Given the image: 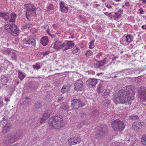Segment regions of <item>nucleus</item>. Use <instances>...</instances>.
Segmentation results:
<instances>
[{
  "mask_svg": "<svg viewBox=\"0 0 146 146\" xmlns=\"http://www.w3.org/2000/svg\"><path fill=\"white\" fill-rule=\"evenodd\" d=\"M98 114L99 112L97 110H96L92 111L91 113V117L92 119L94 120L96 117H96Z\"/></svg>",
  "mask_w": 146,
  "mask_h": 146,
  "instance_id": "7c9ffc66",
  "label": "nucleus"
},
{
  "mask_svg": "<svg viewBox=\"0 0 146 146\" xmlns=\"http://www.w3.org/2000/svg\"><path fill=\"white\" fill-rule=\"evenodd\" d=\"M103 92H104L102 94V96L104 98H107L109 96L110 91V89H107L103 90Z\"/></svg>",
  "mask_w": 146,
  "mask_h": 146,
  "instance_id": "bb28decb",
  "label": "nucleus"
},
{
  "mask_svg": "<svg viewBox=\"0 0 146 146\" xmlns=\"http://www.w3.org/2000/svg\"><path fill=\"white\" fill-rule=\"evenodd\" d=\"M135 91V88L133 86L124 87V90H119L117 95L114 96L113 100L114 102L116 104H125L126 105H131V101L134 98Z\"/></svg>",
  "mask_w": 146,
  "mask_h": 146,
  "instance_id": "f257e3e1",
  "label": "nucleus"
},
{
  "mask_svg": "<svg viewBox=\"0 0 146 146\" xmlns=\"http://www.w3.org/2000/svg\"><path fill=\"white\" fill-rule=\"evenodd\" d=\"M50 50H48L42 53V55L43 56H45L47 55L50 53Z\"/></svg>",
  "mask_w": 146,
  "mask_h": 146,
  "instance_id": "de8ad7c7",
  "label": "nucleus"
},
{
  "mask_svg": "<svg viewBox=\"0 0 146 146\" xmlns=\"http://www.w3.org/2000/svg\"><path fill=\"white\" fill-rule=\"evenodd\" d=\"M40 43L43 45L45 46L47 44L48 42V39L47 36L42 37L40 40Z\"/></svg>",
  "mask_w": 146,
  "mask_h": 146,
  "instance_id": "412c9836",
  "label": "nucleus"
},
{
  "mask_svg": "<svg viewBox=\"0 0 146 146\" xmlns=\"http://www.w3.org/2000/svg\"><path fill=\"white\" fill-rule=\"evenodd\" d=\"M35 106L36 108H39L40 107V104L39 103H37L35 104Z\"/></svg>",
  "mask_w": 146,
  "mask_h": 146,
  "instance_id": "6e6d98bb",
  "label": "nucleus"
},
{
  "mask_svg": "<svg viewBox=\"0 0 146 146\" xmlns=\"http://www.w3.org/2000/svg\"><path fill=\"white\" fill-rule=\"evenodd\" d=\"M95 61L97 62L96 63H94V66L95 68H98L101 67L100 63L99 61H97L96 58L95 59Z\"/></svg>",
  "mask_w": 146,
  "mask_h": 146,
  "instance_id": "a19ab883",
  "label": "nucleus"
},
{
  "mask_svg": "<svg viewBox=\"0 0 146 146\" xmlns=\"http://www.w3.org/2000/svg\"><path fill=\"white\" fill-rule=\"evenodd\" d=\"M108 127L105 125H102L96 131L95 138L99 139L104 137L107 133Z\"/></svg>",
  "mask_w": 146,
  "mask_h": 146,
  "instance_id": "7ed1b4c3",
  "label": "nucleus"
},
{
  "mask_svg": "<svg viewBox=\"0 0 146 146\" xmlns=\"http://www.w3.org/2000/svg\"><path fill=\"white\" fill-rule=\"evenodd\" d=\"M10 31H9V33L14 36H17L19 34V30L17 26L15 25Z\"/></svg>",
  "mask_w": 146,
  "mask_h": 146,
  "instance_id": "dca6fc26",
  "label": "nucleus"
},
{
  "mask_svg": "<svg viewBox=\"0 0 146 146\" xmlns=\"http://www.w3.org/2000/svg\"><path fill=\"white\" fill-rule=\"evenodd\" d=\"M125 6L127 7H129L130 5V4L129 3L128 1H127L125 2Z\"/></svg>",
  "mask_w": 146,
  "mask_h": 146,
  "instance_id": "052dcab7",
  "label": "nucleus"
},
{
  "mask_svg": "<svg viewBox=\"0 0 146 146\" xmlns=\"http://www.w3.org/2000/svg\"><path fill=\"white\" fill-rule=\"evenodd\" d=\"M105 85L103 82H101L100 84L98 85L97 89V91L98 93L102 92L103 90H105Z\"/></svg>",
  "mask_w": 146,
  "mask_h": 146,
  "instance_id": "f3484780",
  "label": "nucleus"
},
{
  "mask_svg": "<svg viewBox=\"0 0 146 146\" xmlns=\"http://www.w3.org/2000/svg\"><path fill=\"white\" fill-rule=\"evenodd\" d=\"M139 11L140 12V14L141 15L144 13V12L142 9H139Z\"/></svg>",
  "mask_w": 146,
  "mask_h": 146,
  "instance_id": "bf43d9fd",
  "label": "nucleus"
},
{
  "mask_svg": "<svg viewBox=\"0 0 146 146\" xmlns=\"http://www.w3.org/2000/svg\"><path fill=\"white\" fill-rule=\"evenodd\" d=\"M10 16H11V19L9 20V22L12 23L15 22V19L17 16L16 14L15 13H12L11 15L10 14Z\"/></svg>",
  "mask_w": 146,
  "mask_h": 146,
  "instance_id": "cd10ccee",
  "label": "nucleus"
},
{
  "mask_svg": "<svg viewBox=\"0 0 146 146\" xmlns=\"http://www.w3.org/2000/svg\"><path fill=\"white\" fill-rule=\"evenodd\" d=\"M63 119L61 115L52 116L48 120L49 128L50 129H59L63 125Z\"/></svg>",
  "mask_w": 146,
  "mask_h": 146,
  "instance_id": "f03ea898",
  "label": "nucleus"
},
{
  "mask_svg": "<svg viewBox=\"0 0 146 146\" xmlns=\"http://www.w3.org/2000/svg\"><path fill=\"white\" fill-rule=\"evenodd\" d=\"M111 125L114 130L116 131H121L124 129L125 126L123 122L117 119L112 122Z\"/></svg>",
  "mask_w": 146,
  "mask_h": 146,
  "instance_id": "20e7f679",
  "label": "nucleus"
},
{
  "mask_svg": "<svg viewBox=\"0 0 146 146\" xmlns=\"http://www.w3.org/2000/svg\"><path fill=\"white\" fill-rule=\"evenodd\" d=\"M87 123L86 122H85V121L82 122L80 123L81 126H80V127H82L83 126V125L84 124L87 125Z\"/></svg>",
  "mask_w": 146,
  "mask_h": 146,
  "instance_id": "4d7b16f0",
  "label": "nucleus"
},
{
  "mask_svg": "<svg viewBox=\"0 0 146 146\" xmlns=\"http://www.w3.org/2000/svg\"><path fill=\"white\" fill-rule=\"evenodd\" d=\"M71 106L73 108L76 110L78 109L80 107H82L84 106L85 104L84 103H82L80 99H74L73 98L71 100Z\"/></svg>",
  "mask_w": 146,
  "mask_h": 146,
  "instance_id": "39448f33",
  "label": "nucleus"
},
{
  "mask_svg": "<svg viewBox=\"0 0 146 146\" xmlns=\"http://www.w3.org/2000/svg\"><path fill=\"white\" fill-rule=\"evenodd\" d=\"M123 11V10L121 9L118 11L117 12L115 13V14L117 16V19H119L121 18V15L122 14Z\"/></svg>",
  "mask_w": 146,
  "mask_h": 146,
  "instance_id": "473e14b6",
  "label": "nucleus"
},
{
  "mask_svg": "<svg viewBox=\"0 0 146 146\" xmlns=\"http://www.w3.org/2000/svg\"><path fill=\"white\" fill-rule=\"evenodd\" d=\"M141 142L143 145H146V134L142 135Z\"/></svg>",
  "mask_w": 146,
  "mask_h": 146,
  "instance_id": "2f4dec72",
  "label": "nucleus"
},
{
  "mask_svg": "<svg viewBox=\"0 0 146 146\" xmlns=\"http://www.w3.org/2000/svg\"><path fill=\"white\" fill-rule=\"evenodd\" d=\"M8 119V116L7 115H5L4 116L3 118V120H6Z\"/></svg>",
  "mask_w": 146,
  "mask_h": 146,
  "instance_id": "e2e57ef3",
  "label": "nucleus"
},
{
  "mask_svg": "<svg viewBox=\"0 0 146 146\" xmlns=\"http://www.w3.org/2000/svg\"><path fill=\"white\" fill-rule=\"evenodd\" d=\"M108 15L109 16V17L110 19H112L113 16L112 15V14L111 13H109L108 14Z\"/></svg>",
  "mask_w": 146,
  "mask_h": 146,
  "instance_id": "69168bd1",
  "label": "nucleus"
},
{
  "mask_svg": "<svg viewBox=\"0 0 146 146\" xmlns=\"http://www.w3.org/2000/svg\"><path fill=\"white\" fill-rule=\"evenodd\" d=\"M18 72L19 75L18 77L21 80H22L25 77V74L20 70L18 71Z\"/></svg>",
  "mask_w": 146,
  "mask_h": 146,
  "instance_id": "c85d7f7f",
  "label": "nucleus"
},
{
  "mask_svg": "<svg viewBox=\"0 0 146 146\" xmlns=\"http://www.w3.org/2000/svg\"><path fill=\"white\" fill-rule=\"evenodd\" d=\"M129 70V69H126L123 70L121 71H117L116 72V73H117L118 74H119L120 73L123 74V73H124L125 72H127V70ZM114 73H115V72H114Z\"/></svg>",
  "mask_w": 146,
  "mask_h": 146,
  "instance_id": "79ce46f5",
  "label": "nucleus"
},
{
  "mask_svg": "<svg viewBox=\"0 0 146 146\" xmlns=\"http://www.w3.org/2000/svg\"><path fill=\"white\" fill-rule=\"evenodd\" d=\"M30 15H32V14H26V17L27 19L29 21H31V16Z\"/></svg>",
  "mask_w": 146,
  "mask_h": 146,
  "instance_id": "8fccbe9b",
  "label": "nucleus"
},
{
  "mask_svg": "<svg viewBox=\"0 0 146 146\" xmlns=\"http://www.w3.org/2000/svg\"><path fill=\"white\" fill-rule=\"evenodd\" d=\"M97 82V79L91 78L86 81V85L88 88H92L96 86Z\"/></svg>",
  "mask_w": 146,
  "mask_h": 146,
  "instance_id": "9b49d317",
  "label": "nucleus"
},
{
  "mask_svg": "<svg viewBox=\"0 0 146 146\" xmlns=\"http://www.w3.org/2000/svg\"><path fill=\"white\" fill-rule=\"evenodd\" d=\"M79 17L80 19L83 22L85 23L86 21V19L84 18L83 16L81 15H79Z\"/></svg>",
  "mask_w": 146,
  "mask_h": 146,
  "instance_id": "3c124183",
  "label": "nucleus"
},
{
  "mask_svg": "<svg viewBox=\"0 0 146 146\" xmlns=\"http://www.w3.org/2000/svg\"><path fill=\"white\" fill-rule=\"evenodd\" d=\"M94 40H92L91 42H90V44L89 47V48H90L92 49L94 47Z\"/></svg>",
  "mask_w": 146,
  "mask_h": 146,
  "instance_id": "c03bdc74",
  "label": "nucleus"
},
{
  "mask_svg": "<svg viewBox=\"0 0 146 146\" xmlns=\"http://www.w3.org/2000/svg\"><path fill=\"white\" fill-rule=\"evenodd\" d=\"M106 59L107 58H105L103 60H102L101 61H99V62L100 63L101 67L103 66L104 65L106 61Z\"/></svg>",
  "mask_w": 146,
  "mask_h": 146,
  "instance_id": "37998d69",
  "label": "nucleus"
},
{
  "mask_svg": "<svg viewBox=\"0 0 146 146\" xmlns=\"http://www.w3.org/2000/svg\"><path fill=\"white\" fill-rule=\"evenodd\" d=\"M63 97L62 96H60L58 98V99L57 100V102L58 103H60L62 101H63Z\"/></svg>",
  "mask_w": 146,
  "mask_h": 146,
  "instance_id": "09e8293b",
  "label": "nucleus"
},
{
  "mask_svg": "<svg viewBox=\"0 0 146 146\" xmlns=\"http://www.w3.org/2000/svg\"><path fill=\"white\" fill-rule=\"evenodd\" d=\"M118 57L117 56H113V57H112L111 58V59H112V60H115L116 58H117Z\"/></svg>",
  "mask_w": 146,
  "mask_h": 146,
  "instance_id": "338daca9",
  "label": "nucleus"
},
{
  "mask_svg": "<svg viewBox=\"0 0 146 146\" xmlns=\"http://www.w3.org/2000/svg\"><path fill=\"white\" fill-rule=\"evenodd\" d=\"M93 53L90 50H88L85 52V55L86 57H89L92 55Z\"/></svg>",
  "mask_w": 146,
  "mask_h": 146,
  "instance_id": "c9c22d12",
  "label": "nucleus"
},
{
  "mask_svg": "<svg viewBox=\"0 0 146 146\" xmlns=\"http://www.w3.org/2000/svg\"><path fill=\"white\" fill-rule=\"evenodd\" d=\"M59 5L60 10L62 13H66L68 11V9L65 3L62 1H60Z\"/></svg>",
  "mask_w": 146,
  "mask_h": 146,
  "instance_id": "2eb2a0df",
  "label": "nucleus"
},
{
  "mask_svg": "<svg viewBox=\"0 0 146 146\" xmlns=\"http://www.w3.org/2000/svg\"><path fill=\"white\" fill-rule=\"evenodd\" d=\"M80 116L83 118H84L86 117L85 113H81L80 114Z\"/></svg>",
  "mask_w": 146,
  "mask_h": 146,
  "instance_id": "13d9d810",
  "label": "nucleus"
},
{
  "mask_svg": "<svg viewBox=\"0 0 146 146\" xmlns=\"http://www.w3.org/2000/svg\"><path fill=\"white\" fill-rule=\"evenodd\" d=\"M104 105L106 106V107L108 108L110 105V101L108 100H105Z\"/></svg>",
  "mask_w": 146,
  "mask_h": 146,
  "instance_id": "ea45409f",
  "label": "nucleus"
},
{
  "mask_svg": "<svg viewBox=\"0 0 146 146\" xmlns=\"http://www.w3.org/2000/svg\"><path fill=\"white\" fill-rule=\"evenodd\" d=\"M15 25V24L13 23L6 24L5 26V29L9 33V31H11L14 27V25Z\"/></svg>",
  "mask_w": 146,
  "mask_h": 146,
  "instance_id": "5701e85b",
  "label": "nucleus"
},
{
  "mask_svg": "<svg viewBox=\"0 0 146 146\" xmlns=\"http://www.w3.org/2000/svg\"><path fill=\"white\" fill-rule=\"evenodd\" d=\"M138 92L141 99L143 101L146 100V89L144 87H141L138 90Z\"/></svg>",
  "mask_w": 146,
  "mask_h": 146,
  "instance_id": "ddd939ff",
  "label": "nucleus"
},
{
  "mask_svg": "<svg viewBox=\"0 0 146 146\" xmlns=\"http://www.w3.org/2000/svg\"><path fill=\"white\" fill-rule=\"evenodd\" d=\"M50 116V114L48 113H44L41 118H40V123H44L47 119Z\"/></svg>",
  "mask_w": 146,
  "mask_h": 146,
  "instance_id": "a211bd4d",
  "label": "nucleus"
},
{
  "mask_svg": "<svg viewBox=\"0 0 146 146\" xmlns=\"http://www.w3.org/2000/svg\"><path fill=\"white\" fill-rule=\"evenodd\" d=\"M74 44L72 41L66 40L62 43L61 49L63 50H66L71 48L74 46Z\"/></svg>",
  "mask_w": 146,
  "mask_h": 146,
  "instance_id": "0eeeda50",
  "label": "nucleus"
},
{
  "mask_svg": "<svg viewBox=\"0 0 146 146\" xmlns=\"http://www.w3.org/2000/svg\"><path fill=\"white\" fill-rule=\"evenodd\" d=\"M11 57L13 60H14L15 61H17V57L15 53H13L12 54Z\"/></svg>",
  "mask_w": 146,
  "mask_h": 146,
  "instance_id": "a18cd8bd",
  "label": "nucleus"
},
{
  "mask_svg": "<svg viewBox=\"0 0 146 146\" xmlns=\"http://www.w3.org/2000/svg\"><path fill=\"white\" fill-rule=\"evenodd\" d=\"M113 19H114V20H115L117 18V15H115V16H113Z\"/></svg>",
  "mask_w": 146,
  "mask_h": 146,
  "instance_id": "774afa93",
  "label": "nucleus"
},
{
  "mask_svg": "<svg viewBox=\"0 0 146 146\" xmlns=\"http://www.w3.org/2000/svg\"><path fill=\"white\" fill-rule=\"evenodd\" d=\"M33 67L35 70H38L40 68V64L39 63H36L35 65L33 66Z\"/></svg>",
  "mask_w": 146,
  "mask_h": 146,
  "instance_id": "58836bf2",
  "label": "nucleus"
},
{
  "mask_svg": "<svg viewBox=\"0 0 146 146\" xmlns=\"http://www.w3.org/2000/svg\"><path fill=\"white\" fill-rule=\"evenodd\" d=\"M74 90L77 91H82L84 89L83 82L80 79L74 81Z\"/></svg>",
  "mask_w": 146,
  "mask_h": 146,
  "instance_id": "423d86ee",
  "label": "nucleus"
},
{
  "mask_svg": "<svg viewBox=\"0 0 146 146\" xmlns=\"http://www.w3.org/2000/svg\"><path fill=\"white\" fill-rule=\"evenodd\" d=\"M105 5L107 8L109 9L111 8L112 7L110 5L108 4L107 3H105Z\"/></svg>",
  "mask_w": 146,
  "mask_h": 146,
  "instance_id": "5fc2aeb1",
  "label": "nucleus"
},
{
  "mask_svg": "<svg viewBox=\"0 0 146 146\" xmlns=\"http://www.w3.org/2000/svg\"><path fill=\"white\" fill-rule=\"evenodd\" d=\"M62 42L59 40L55 41L54 45V48L57 50L61 49V46L62 44Z\"/></svg>",
  "mask_w": 146,
  "mask_h": 146,
  "instance_id": "4be33fe9",
  "label": "nucleus"
},
{
  "mask_svg": "<svg viewBox=\"0 0 146 146\" xmlns=\"http://www.w3.org/2000/svg\"><path fill=\"white\" fill-rule=\"evenodd\" d=\"M37 30L35 28H32L31 29V31L33 33H34L36 32Z\"/></svg>",
  "mask_w": 146,
  "mask_h": 146,
  "instance_id": "603ef678",
  "label": "nucleus"
},
{
  "mask_svg": "<svg viewBox=\"0 0 146 146\" xmlns=\"http://www.w3.org/2000/svg\"><path fill=\"white\" fill-rule=\"evenodd\" d=\"M68 87L66 85L64 86L61 90V92L63 93H65L66 91H68Z\"/></svg>",
  "mask_w": 146,
  "mask_h": 146,
  "instance_id": "4c0bfd02",
  "label": "nucleus"
},
{
  "mask_svg": "<svg viewBox=\"0 0 146 146\" xmlns=\"http://www.w3.org/2000/svg\"><path fill=\"white\" fill-rule=\"evenodd\" d=\"M81 141V138L78 136L70 138L68 140V144L69 145L79 143Z\"/></svg>",
  "mask_w": 146,
  "mask_h": 146,
  "instance_id": "f8f14e48",
  "label": "nucleus"
},
{
  "mask_svg": "<svg viewBox=\"0 0 146 146\" xmlns=\"http://www.w3.org/2000/svg\"><path fill=\"white\" fill-rule=\"evenodd\" d=\"M48 34L52 38H54L55 36V35H52L50 33H48Z\"/></svg>",
  "mask_w": 146,
  "mask_h": 146,
  "instance_id": "0e129e2a",
  "label": "nucleus"
},
{
  "mask_svg": "<svg viewBox=\"0 0 146 146\" xmlns=\"http://www.w3.org/2000/svg\"><path fill=\"white\" fill-rule=\"evenodd\" d=\"M33 25L32 23H29L24 24L21 26V28L22 29H26L31 28L33 27Z\"/></svg>",
  "mask_w": 146,
  "mask_h": 146,
  "instance_id": "a878e982",
  "label": "nucleus"
},
{
  "mask_svg": "<svg viewBox=\"0 0 146 146\" xmlns=\"http://www.w3.org/2000/svg\"><path fill=\"white\" fill-rule=\"evenodd\" d=\"M26 9V14H28L33 13H35V11L36 10V8L35 6L31 4H26L24 5Z\"/></svg>",
  "mask_w": 146,
  "mask_h": 146,
  "instance_id": "6e6552de",
  "label": "nucleus"
},
{
  "mask_svg": "<svg viewBox=\"0 0 146 146\" xmlns=\"http://www.w3.org/2000/svg\"><path fill=\"white\" fill-rule=\"evenodd\" d=\"M2 53L6 55L10 54L11 52L10 50L8 49H4L1 50Z\"/></svg>",
  "mask_w": 146,
  "mask_h": 146,
  "instance_id": "72a5a7b5",
  "label": "nucleus"
},
{
  "mask_svg": "<svg viewBox=\"0 0 146 146\" xmlns=\"http://www.w3.org/2000/svg\"><path fill=\"white\" fill-rule=\"evenodd\" d=\"M80 50L76 47V46L74 47L72 50V53L74 54L78 55L80 53Z\"/></svg>",
  "mask_w": 146,
  "mask_h": 146,
  "instance_id": "c756f323",
  "label": "nucleus"
},
{
  "mask_svg": "<svg viewBox=\"0 0 146 146\" xmlns=\"http://www.w3.org/2000/svg\"><path fill=\"white\" fill-rule=\"evenodd\" d=\"M125 38H126V41L128 43L131 42L133 39L132 36L130 35L126 36Z\"/></svg>",
  "mask_w": 146,
  "mask_h": 146,
  "instance_id": "f704fd0d",
  "label": "nucleus"
},
{
  "mask_svg": "<svg viewBox=\"0 0 146 146\" xmlns=\"http://www.w3.org/2000/svg\"><path fill=\"white\" fill-rule=\"evenodd\" d=\"M129 117L130 119L133 120H137L139 119V117L137 115H132L129 116Z\"/></svg>",
  "mask_w": 146,
  "mask_h": 146,
  "instance_id": "e433bc0d",
  "label": "nucleus"
},
{
  "mask_svg": "<svg viewBox=\"0 0 146 146\" xmlns=\"http://www.w3.org/2000/svg\"><path fill=\"white\" fill-rule=\"evenodd\" d=\"M22 134L20 132H18L15 135L14 134L10 135L7 137L9 142L10 143H14L21 136Z\"/></svg>",
  "mask_w": 146,
  "mask_h": 146,
  "instance_id": "1a4fd4ad",
  "label": "nucleus"
},
{
  "mask_svg": "<svg viewBox=\"0 0 146 146\" xmlns=\"http://www.w3.org/2000/svg\"><path fill=\"white\" fill-rule=\"evenodd\" d=\"M3 106V100L1 97L0 96V108Z\"/></svg>",
  "mask_w": 146,
  "mask_h": 146,
  "instance_id": "864d4df0",
  "label": "nucleus"
},
{
  "mask_svg": "<svg viewBox=\"0 0 146 146\" xmlns=\"http://www.w3.org/2000/svg\"><path fill=\"white\" fill-rule=\"evenodd\" d=\"M102 55V53H99L98 54L96 55V57L97 58H100V56Z\"/></svg>",
  "mask_w": 146,
  "mask_h": 146,
  "instance_id": "680f3d73",
  "label": "nucleus"
},
{
  "mask_svg": "<svg viewBox=\"0 0 146 146\" xmlns=\"http://www.w3.org/2000/svg\"><path fill=\"white\" fill-rule=\"evenodd\" d=\"M9 80L8 78L4 76H1L0 79V88L3 86H7V83Z\"/></svg>",
  "mask_w": 146,
  "mask_h": 146,
  "instance_id": "4468645a",
  "label": "nucleus"
},
{
  "mask_svg": "<svg viewBox=\"0 0 146 146\" xmlns=\"http://www.w3.org/2000/svg\"><path fill=\"white\" fill-rule=\"evenodd\" d=\"M10 14L4 12H0V17H3L5 21H7L10 18Z\"/></svg>",
  "mask_w": 146,
  "mask_h": 146,
  "instance_id": "aec40b11",
  "label": "nucleus"
},
{
  "mask_svg": "<svg viewBox=\"0 0 146 146\" xmlns=\"http://www.w3.org/2000/svg\"><path fill=\"white\" fill-rule=\"evenodd\" d=\"M142 125L141 122H136L133 123L132 125V128L135 130L139 129L142 126Z\"/></svg>",
  "mask_w": 146,
  "mask_h": 146,
  "instance_id": "6ab92c4d",
  "label": "nucleus"
},
{
  "mask_svg": "<svg viewBox=\"0 0 146 146\" xmlns=\"http://www.w3.org/2000/svg\"><path fill=\"white\" fill-rule=\"evenodd\" d=\"M47 9L48 10H52L54 9V7L53 5L52 4H49L48 6L47 7Z\"/></svg>",
  "mask_w": 146,
  "mask_h": 146,
  "instance_id": "49530a36",
  "label": "nucleus"
},
{
  "mask_svg": "<svg viewBox=\"0 0 146 146\" xmlns=\"http://www.w3.org/2000/svg\"><path fill=\"white\" fill-rule=\"evenodd\" d=\"M60 108L62 109L63 111L67 110H69V106L67 103L63 102L61 105Z\"/></svg>",
  "mask_w": 146,
  "mask_h": 146,
  "instance_id": "b1692460",
  "label": "nucleus"
},
{
  "mask_svg": "<svg viewBox=\"0 0 146 146\" xmlns=\"http://www.w3.org/2000/svg\"><path fill=\"white\" fill-rule=\"evenodd\" d=\"M25 44L29 45L31 47L35 46L36 45V40L31 37L25 38L23 40Z\"/></svg>",
  "mask_w": 146,
  "mask_h": 146,
  "instance_id": "9d476101",
  "label": "nucleus"
},
{
  "mask_svg": "<svg viewBox=\"0 0 146 146\" xmlns=\"http://www.w3.org/2000/svg\"><path fill=\"white\" fill-rule=\"evenodd\" d=\"M10 128L8 124H6L3 128L2 132L4 133H6L9 132L10 130Z\"/></svg>",
  "mask_w": 146,
  "mask_h": 146,
  "instance_id": "393cba45",
  "label": "nucleus"
}]
</instances>
